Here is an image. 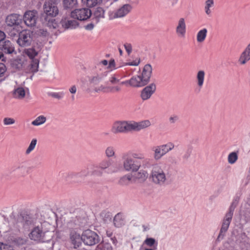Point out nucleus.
<instances>
[{
    "label": "nucleus",
    "instance_id": "44",
    "mask_svg": "<svg viewBox=\"0 0 250 250\" xmlns=\"http://www.w3.org/2000/svg\"><path fill=\"white\" fill-rule=\"evenodd\" d=\"M50 96L58 99H61L63 97L64 93L63 92H52L50 94Z\"/></svg>",
    "mask_w": 250,
    "mask_h": 250
},
{
    "label": "nucleus",
    "instance_id": "59",
    "mask_svg": "<svg viewBox=\"0 0 250 250\" xmlns=\"http://www.w3.org/2000/svg\"><path fill=\"white\" fill-rule=\"evenodd\" d=\"M112 235V231L110 230H106V235L107 236L110 237Z\"/></svg>",
    "mask_w": 250,
    "mask_h": 250
},
{
    "label": "nucleus",
    "instance_id": "55",
    "mask_svg": "<svg viewBox=\"0 0 250 250\" xmlns=\"http://www.w3.org/2000/svg\"><path fill=\"white\" fill-rule=\"evenodd\" d=\"M178 119V117L177 116H171L169 118V121L171 123H175Z\"/></svg>",
    "mask_w": 250,
    "mask_h": 250
},
{
    "label": "nucleus",
    "instance_id": "1",
    "mask_svg": "<svg viewBox=\"0 0 250 250\" xmlns=\"http://www.w3.org/2000/svg\"><path fill=\"white\" fill-rule=\"evenodd\" d=\"M122 163H116L109 169L111 173H117L124 170L126 172L137 171L141 167L139 160L144 159L143 154L133 150H129L122 154Z\"/></svg>",
    "mask_w": 250,
    "mask_h": 250
},
{
    "label": "nucleus",
    "instance_id": "51",
    "mask_svg": "<svg viewBox=\"0 0 250 250\" xmlns=\"http://www.w3.org/2000/svg\"><path fill=\"white\" fill-rule=\"evenodd\" d=\"M110 82L112 84H115L119 82V79H117L115 75H112L109 78Z\"/></svg>",
    "mask_w": 250,
    "mask_h": 250
},
{
    "label": "nucleus",
    "instance_id": "35",
    "mask_svg": "<svg viewBox=\"0 0 250 250\" xmlns=\"http://www.w3.org/2000/svg\"><path fill=\"white\" fill-rule=\"evenodd\" d=\"M94 17L96 21L98 22L101 19L104 18V11L101 7L97 8L94 13Z\"/></svg>",
    "mask_w": 250,
    "mask_h": 250
},
{
    "label": "nucleus",
    "instance_id": "6",
    "mask_svg": "<svg viewBox=\"0 0 250 250\" xmlns=\"http://www.w3.org/2000/svg\"><path fill=\"white\" fill-rule=\"evenodd\" d=\"M150 177L153 183L160 186L164 185L167 181L166 173L162 167L157 164L153 166Z\"/></svg>",
    "mask_w": 250,
    "mask_h": 250
},
{
    "label": "nucleus",
    "instance_id": "34",
    "mask_svg": "<svg viewBox=\"0 0 250 250\" xmlns=\"http://www.w3.org/2000/svg\"><path fill=\"white\" fill-rule=\"evenodd\" d=\"M214 6V0H206L205 1V12L206 14L210 16L211 14V8Z\"/></svg>",
    "mask_w": 250,
    "mask_h": 250
},
{
    "label": "nucleus",
    "instance_id": "62",
    "mask_svg": "<svg viewBox=\"0 0 250 250\" xmlns=\"http://www.w3.org/2000/svg\"><path fill=\"white\" fill-rule=\"evenodd\" d=\"M119 51L120 52V54L122 55L123 54V51L120 48L119 49Z\"/></svg>",
    "mask_w": 250,
    "mask_h": 250
},
{
    "label": "nucleus",
    "instance_id": "52",
    "mask_svg": "<svg viewBox=\"0 0 250 250\" xmlns=\"http://www.w3.org/2000/svg\"><path fill=\"white\" fill-rule=\"evenodd\" d=\"M6 35L2 31L0 30V44L5 40Z\"/></svg>",
    "mask_w": 250,
    "mask_h": 250
},
{
    "label": "nucleus",
    "instance_id": "27",
    "mask_svg": "<svg viewBox=\"0 0 250 250\" xmlns=\"http://www.w3.org/2000/svg\"><path fill=\"white\" fill-rule=\"evenodd\" d=\"M250 61V54L243 50L240 54L238 59L239 64L240 65H244Z\"/></svg>",
    "mask_w": 250,
    "mask_h": 250
},
{
    "label": "nucleus",
    "instance_id": "53",
    "mask_svg": "<svg viewBox=\"0 0 250 250\" xmlns=\"http://www.w3.org/2000/svg\"><path fill=\"white\" fill-rule=\"evenodd\" d=\"M94 25L92 23H89L84 26V28L87 30H91L94 28Z\"/></svg>",
    "mask_w": 250,
    "mask_h": 250
},
{
    "label": "nucleus",
    "instance_id": "31",
    "mask_svg": "<svg viewBox=\"0 0 250 250\" xmlns=\"http://www.w3.org/2000/svg\"><path fill=\"white\" fill-rule=\"evenodd\" d=\"M120 90V87L118 86L107 87H104L103 86H101L99 88H96L95 90L96 92L103 91L104 92H116L119 91Z\"/></svg>",
    "mask_w": 250,
    "mask_h": 250
},
{
    "label": "nucleus",
    "instance_id": "48",
    "mask_svg": "<svg viewBox=\"0 0 250 250\" xmlns=\"http://www.w3.org/2000/svg\"><path fill=\"white\" fill-rule=\"evenodd\" d=\"M37 34L41 36L46 37L48 35V32L46 30L43 29H39L37 31Z\"/></svg>",
    "mask_w": 250,
    "mask_h": 250
},
{
    "label": "nucleus",
    "instance_id": "37",
    "mask_svg": "<svg viewBox=\"0 0 250 250\" xmlns=\"http://www.w3.org/2000/svg\"><path fill=\"white\" fill-rule=\"evenodd\" d=\"M132 179V175L130 174H127L121 178L119 182L121 185H127L129 184Z\"/></svg>",
    "mask_w": 250,
    "mask_h": 250
},
{
    "label": "nucleus",
    "instance_id": "43",
    "mask_svg": "<svg viewBox=\"0 0 250 250\" xmlns=\"http://www.w3.org/2000/svg\"><path fill=\"white\" fill-rule=\"evenodd\" d=\"M15 120L11 117H5L3 119V123L4 125H10L15 123Z\"/></svg>",
    "mask_w": 250,
    "mask_h": 250
},
{
    "label": "nucleus",
    "instance_id": "38",
    "mask_svg": "<svg viewBox=\"0 0 250 250\" xmlns=\"http://www.w3.org/2000/svg\"><path fill=\"white\" fill-rule=\"evenodd\" d=\"M105 155L107 158L114 157L116 155L115 148L111 146H107L105 150Z\"/></svg>",
    "mask_w": 250,
    "mask_h": 250
},
{
    "label": "nucleus",
    "instance_id": "7",
    "mask_svg": "<svg viewBox=\"0 0 250 250\" xmlns=\"http://www.w3.org/2000/svg\"><path fill=\"white\" fill-rule=\"evenodd\" d=\"M174 144L172 142H168L166 144L157 146L153 147V158L156 161L160 160L167 153L174 149Z\"/></svg>",
    "mask_w": 250,
    "mask_h": 250
},
{
    "label": "nucleus",
    "instance_id": "54",
    "mask_svg": "<svg viewBox=\"0 0 250 250\" xmlns=\"http://www.w3.org/2000/svg\"><path fill=\"white\" fill-rule=\"evenodd\" d=\"M77 91V87L76 85H72L70 88H69V92L71 94H75Z\"/></svg>",
    "mask_w": 250,
    "mask_h": 250
},
{
    "label": "nucleus",
    "instance_id": "13",
    "mask_svg": "<svg viewBox=\"0 0 250 250\" xmlns=\"http://www.w3.org/2000/svg\"><path fill=\"white\" fill-rule=\"evenodd\" d=\"M12 66L17 70H22L25 73H34L35 72L28 71L27 69L29 66L28 62L24 59V57L17 58L14 60L11 63Z\"/></svg>",
    "mask_w": 250,
    "mask_h": 250
},
{
    "label": "nucleus",
    "instance_id": "42",
    "mask_svg": "<svg viewBox=\"0 0 250 250\" xmlns=\"http://www.w3.org/2000/svg\"><path fill=\"white\" fill-rule=\"evenodd\" d=\"M97 249L102 250H113L112 246L108 243H105L99 245L97 246Z\"/></svg>",
    "mask_w": 250,
    "mask_h": 250
},
{
    "label": "nucleus",
    "instance_id": "39",
    "mask_svg": "<svg viewBox=\"0 0 250 250\" xmlns=\"http://www.w3.org/2000/svg\"><path fill=\"white\" fill-rule=\"evenodd\" d=\"M238 159V154L236 152L230 153L228 157V163L230 164H234Z\"/></svg>",
    "mask_w": 250,
    "mask_h": 250
},
{
    "label": "nucleus",
    "instance_id": "60",
    "mask_svg": "<svg viewBox=\"0 0 250 250\" xmlns=\"http://www.w3.org/2000/svg\"><path fill=\"white\" fill-rule=\"evenodd\" d=\"M101 63L104 66H106L108 64V62L107 60H104L101 62Z\"/></svg>",
    "mask_w": 250,
    "mask_h": 250
},
{
    "label": "nucleus",
    "instance_id": "57",
    "mask_svg": "<svg viewBox=\"0 0 250 250\" xmlns=\"http://www.w3.org/2000/svg\"><path fill=\"white\" fill-rule=\"evenodd\" d=\"M111 241L114 245H116L118 243V241L115 237H112L110 238Z\"/></svg>",
    "mask_w": 250,
    "mask_h": 250
},
{
    "label": "nucleus",
    "instance_id": "61",
    "mask_svg": "<svg viewBox=\"0 0 250 250\" xmlns=\"http://www.w3.org/2000/svg\"><path fill=\"white\" fill-rule=\"evenodd\" d=\"M157 248H150V249L146 248L145 250H156Z\"/></svg>",
    "mask_w": 250,
    "mask_h": 250
},
{
    "label": "nucleus",
    "instance_id": "63",
    "mask_svg": "<svg viewBox=\"0 0 250 250\" xmlns=\"http://www.w3.org/2000/svg\"><path fill=\"white\" fill-rule=\"evenodd\" d=\"M143 227H144V230L146 231L147 230L145 226H143Z\"/></svg>",
    "mask_w": 250,
    "mask_h": 250
},
{
    "label": "nucleus",
    "instance_id": "16",
    "mask_svg": "<svg viewBox=\"0 0 250 250\" xmlns=\"http://www.w3.org/2000/svg\"><path fill=\"white\" fill-rule=\"evenodd\" d=\"M132 7L129 4H125L113 12L114 18H121L126 16L132 10Z\"/></svg>",
    "mask_w": 250,
    "mask_h": 250
},
{
    "label": "nucleus",
    "instance_id": "64",
    "mask_svg": "<svg viewBox=\"0 0 250 250\" xmlns=\"http://www.w3.org/2000/svg\"><path fill=\"white\" fill-rule=\"evenodd\" d=\"M21 244H22L24 242V241L23 239H21Z\"/></svg>",
    "mask_w": 250,
    "mask_h": 250
},
{
    "label": "nucleus",
    "instance_id": "36",
    "mask_svg": "<svg viewBox=\"0 0 250 250\" xmlns=\"http://www.w3.org/2000/svg\"><path fill=\"white\" fill-rule=\"evenodd\" d=\"M113 222L115 227L117 228L121 227L124 224L122 215L119 213L116 215L114 217Z\"/></svg>",
    "mask_w": 250,
    "mask_h": 250
},
{
    "label": "nucleus",
    "instance_id": "25",
    "mask_svg": "<svg viewBox=\"0 0 250 250\" xmlns=\"http://www.w3.org/2000/svg\"><path fill=\"white\" fill-rule=\"evenodd\" d=\"M135 172L133 175L134 178L139 182H144L147 178L148 173L147 171L144 169L138 170Z\"/></svg>",
    "mask_w": 250,
    "mask_h": 250
},
{
    "label": "nucleus",
    "instance_id": "12",
    "mask_svg": "<svg viewBox=\"0 0 250 250\" xmlns=\"http://www.w3.org/2000/svg\"><path fill=\"white\" fill-rule=\"evenodd\" d=\"M71 17L79 21H84L90 18L91 10L88 8L76 9L71 12Z\"/></svg>",
    "mask_w": 250,
    "mask_h": 250
},
{
    "label": "nucleus",
    "instance_id": "47",
    "mask_svg": "<svg viewBox=\"0 0 250 250\" xmlns=\"http://www.w3.org/2000/svg\"><path fill=\"white\" fill-rule=\"evenodd\" d=\"M107 68L110 71L117 69V67L115 66V62L114 60H110L108 64Z\"/></svg>",
    "mask_w": 250,
    "mask_h": 250
},
{
    "label": "nucleus",
    "instance_id": "10",
    "mask_svg": "<svg viewBox=\"0 0 250 250\" xmlns=\"http://www.w3.org/2000/svg\"><path fill=\"white\" fill-rule=\"evenodd\" d=\"M33 40L32 32L29 30H23L19 34L17 43L21 47L29 46Z\"/></svg>",
    "mask_w": 250,
    "mask_h": 250
},
{
    "label": "nucleus",
    "instance_id": "50",
    "mask_svg": "<svg viewBox=\"0 0 250 250\" xmlns=\"http://www.w3.org/2000/svg\"><path fill=\"white\" fill-rule=\"evenodd\" d=\"M6 70L5 65L2 63H0V77L3 76Z\"/></svg>",
    "mask_w": 250,
    "mask_h": 250
},
{
    "label": "nucleus",
    "instance_id": "45",
    "mask_svg": "<svg viewBox=\"0 0 250 250\" xmlns=\"http://www.w3.org/2000/svg\"><path fill=\"white\" fill-rule=\"evenodd\" d=\"M0 250H14L10 245L0 242Z\"/></svg>",
    "mask_w": 250,
    "mask_h": 250
},
{
    "label": "nucleus",
    "instance_id": "46",
    "mask_svg": "<svg viewBox=\"0 0 250 250\" xmlns=\"http://www.w3.org/2000/svg\"><path fill=\"white\" fill-rule=\"evenodd\" d=\"M125 49L127 54L129 55L132 51V46L131 43L128 42H126L124 45Z\"/></svg>",
    "mask_w": 250,
    "mask_h": 250
},
{
    "label": "nucleus",
    "instance_id": "56",
    "mask_svg": "<svg viewBox=\"0 0 250 250\" xmlns=\"http://www.w3.org/2000/svg\"><path fill=\"white\" fill-rule=\"evenodd\" d=\"M107 75V73L105 72L103 76H98L95 77L96 80L100 81L104 77H105Z\"/></svg>",
    "mask_w": 250,
    "mask_h": 250
},
{
    "label": "nucleus",
    "instance_id": "20",
    "mask_svg": "<svg viewBox=\"0 0 250 250\" xmlns=\"http://www.w3.org/2000/svg\"><path fill=\"white\" fill-rule=\"evenodd\" d=\"M60 23L64 29H75L78 27L79 23L75 20H69L66 17H63Z\"/></svg>",
    "mask_w": 250,
    "mask_h": 250
},
{
    "label": "nucleus",
    "instance_id": "32",
    "mask_svg": "<svg viewBox=\"0 0 250 250\" xmlns=\"http://www.w3.org/2000/svg\"><path fill=\"white\" fill-rule=\"evenodd\" d=\"M46 121V117L43 115H40L31 122V125L34 126H40L44 124Z\"/></svg>",
    "mask_w": 250,
    "mask_h": 250
},
{
    "label": "nucleus",
    "instance_id": "11",
    "mask_svg": "<svg viewBox=\"0 0 250 250\" xmlns=\"http://www.w3.org/2000/svg\"><path fill=\"white\" fill-rule=\"evenodd\" d=\"M38 19V12L36 10H28L23 15V20L25 24L32 27L36 26Z\"/></svg>",
    "mask_w": 250,
    "mask_h": 250
},
{
    "label": "nucleus",
    "instance_id": "21",
    "mask_svg": "<svg viewBox=\"0 0 250 250\" xmlns=\"http://www.w3.org/2000/svg\"><path fill=\"white\" fill-rule=\"evenodd\" d=\"M6 23L9 26H18L21 23V19L19 15L13 14L6 17Z\"/></svg>",
    "mask_w": 250,
    "mask_h": 250
},
{
    "label": "nucleus",
    "instance_id": "58",
    "mask_svg": "<svg viewBox=\"0 0 250 250\" xmlns=\"http://www.w3.org/2000/svg\"><path fill=\"white\" fill-rule=\"evenodd\" d=\"M244 50L250 54V42L248 44Z\"/></svg>",
    "mask_w": 250,
    "mask_h": 250
},
{
    "label": "nucleus",
    "instance_id": "4",
    "mask_svg": "<svg viewBox=\"0 0 250 250\" xmlns=\"http://www.w3.org/2000/svg\"><path fill=\"white\" fill-rule=\"evenodd\" d=\"M54 235V228L47 222H44L41 227H35L29 234L30 239L38 243L48 242Z\"/></svg>",
    "mask_w": 250,
    "mask_h": 250
},
{
    "label": "nucleus",
    "instance_id": "15",
    "mask_svg": "<svg viewBox=\"0 0 250 250\" xmlns=\"http://www.w3.org/2000/svg\"><path fill=\"white\" fill-rule=\"evenodd\" d=\"M156 89V84L151 83L146 86L141 91L140 97L143 101H146L149 99L152 95L155 93Z\"/></svg>",
    "mask_w": 250,
    "mask_h": 250
},
{
    "label": "nucleus",
    "instance_id": "9",
    "mask_svg": "<svg viewBox=\"0 0 250 250\" xmlns=\"http://www.w3.org/2000/svg\"><path fill=\"white\" fill-rule=\"evenodd\" d=\"M81 238L83 243L88 246L94 245L100 241L99 235L90 229H86L83 231Z\"/></svg>",
    "mask_w": 250,
    "mask_h": 250
},
{
    "label": "nucleus",
    "instance_id": "28",
    "mask_svg": "<svg viewBox=\"0 0 250 250\" xmlns=\"http://www.w3.org/2000/svg\"><path fill=\"white\" fill-rule=\"evenodd\" d=\"M208 30L206 28H202L200 30L196 35V40L199 43L203 42L207 36Z\"/></svg>",
    "mask_w": 250,
    "mask_h": 250
},
{
    "label": "nucleus",
    "instance_id": "3",
    "mask_svg": "<svg viewBox=\"0 0 250 250\" xmlns=\"http://www.w3.org/2000/svg\"><path fill=\"white\" fill-rule=\"evenodd\" d=\"M57 0H46L43 5L44 23L50 29H57L59 21L55 19L59 13Z\"/></svg>",
    "mask_w": 250,
    "mask_h": 250
},
{
    "label": "nucleus",
    "instance_id": "41",
    "mask_svg": "<svg viewBox=\"0 0 250 250\" xmlns=\"http://www.w3.org/2000/svg\"><path fill=\"white\" fill-rule=\"evenodd\" d=\"M82 1L83 5L91 7L95 6L98 3L99 0H82Z\"/></svg>",
    "mask_w": 250,
    "mask_h": 250
},
{
    "label": "nucleus",
    "instance_id": "18",
    "mask_svg": "<svg viewBox=\"0 0 250 250\" xmlns=\"http://www.w3.org/2000/svg\"><path fill=\"white\" fill-rule=\"evenodd\" d=\"M127 83H128L131 86L135 87H142L147 84L145 81L142 79L140 75L135 76L131 78L128 81L123 82L122 83L124 84Z\"/></svg>",
    "mask_w": 250,
    "mask_h": 250
},
{
    "label": "nucleus",
    "instance_id": "2",
    "mask_svg": "<svg viewBox=\"0 0 250 250\" xmlns=\"http://www.w3.org/2000/svg\"><path fill=\"white\" fill-rule=\"evenodd\" d=\"M149 120L140 122L134 121H117L115 122L111 128V131L114 134L126 133L132 131H139L151 126Z\"/></svg>",
    "mask_w": 250,
    "mask_h": 250
},
{
    "label": "nucleus",
    "instance_id": "26",
    "mask_svg": "<svg viewBox=\"0 0 250 250\" xmlns=\"http://www.w3.org/2000/svg\"><path fill=\"white\" fill-rule=\"evenodd\" d=\"M205 78V72L204 70H199L197 72L196 77V84L198 87L201 88L203 87Z\"/></svg>",
    "mask_w": 250,
    "mask_h": 250
},
{
    "label": "nucleus",
    "instance_id": "8",
    "mask_svg": "<svg viewBox=\"0 0 250 250\" xmlns=\"http://www.w3.org/2000/svg\"><path fill=\"white\" fill-rule=\"evenodd\" d=\"M38 53V51L34 48H29L24 50V53L31 60V61L28 62L29 66L27 68L28 71L36 72L38 71L39 64Z\"/></svg>",
    "mask_w": 250,
    "mask_h": 250
},
{
    "label": "nucleus",
    "instance_id": "29",
    "mask_svg": "<svg viewBox=\"0 0 250 250\" xmlns=\"http://www.w3.org/2000/svg\"><path fill=\"white\" fill-rule=\"evenodd\" d=\"M13 95L16 99H22L25 97V91L23 87H18L14 90Z\"/></svg>",
    "mask_w": 250,
    "mask_h": 250
},
{
    "label": "nucleus",
    "instance_id": "5",
    "mask_svg": "<svg viewBox=\"0 0 250 250\" xmlns=\"http://www.w3.org/2000/svg\"><path fill=\"white\" fill-rule=\"evenodd\" d=\"M235 207L231 205L225 214L221 222V227L217 237V240H222L227 232L231 222Z\"/></svg>",
    "mask_w": 250,
    "mask_h": 250
},
{
    "label": "nucleus",
    "instance_id": "14",
    "mask_svg": "<svg viewBox=\"0 0 250 250\" xmlns=\"http://www.w3.org/2000/svg\"><path fill=\"white\" fill-rule=\"evenodd\" d=\"M109 160L104 159L99 164V168H94L91 172V175L93 176H102L103 174V171L107 170V172L112 173L109 171V169L112 167Z\"/></svg>",
    "mask_w": 250,
    "mask_h": 250
},
{
    "label": "nucleus",
    "instance_id": "19",
    "mask_svg": "<svg viewBox=\"0 0 250 250\" xmlns=\"http://www.w3.org/2000/svg\"><path fill=\"white\" fill-rule=\"evenodd\" d=\"M92 171V170L90 171L88 168H87L82 169L77 173H69L68 174V178L76 180L79 178L83 179L89 175L93 176L91 175Z\"/></svg>",
    "mask_w": 250,
    "mask_h": 250
},
{
    "label": "nucleus",
    "instance_id": "17",
    "mask_svg": "<svg viewBox=\"0 0 250 250\" xmlns=\"http://www.w3.org/2000/svg\"><path fill=\"white\" fill-rule=\"evenodd\" d=\"M186 23L184 18H181L177 21L175 32L180 38H184L186 33Z\"/></svg>",
    "mask_w": 250,
    "mask_h": 250
},
{
    "label": "nucleus",
    "instance_id": "23",
    "mask_svg": "<svg viewBox=\"0 0 250 250\" xmlns=\"http://www.w3.org/2000/svg\"><path fill=\"white\" fill-rule=\"evenodd\" d=\"M0 50L4 53L11 54L14 51V48L9 41H3L0 44Z\"/></svg>",
    "mask_w": 250,
    "mask_h": 250
},
{
    "label": "nucleus",
    "instance_id": "40",
    "mask_svg": "<svg viewBox=\"0 0 250 250\" xmlns=\"http://www.w3.org/2000/svg\"><path fill=\"white\" fill-rule=\"evenodd\" d=\"M37 143L36 139H33L25 151L26 154H30L35 148Z\"/></svg>",
    "mask_w": 250,
    "mask_h": 250
},
{
    "label": "nucleus",
    "instance_id": "49",
    "mask_svg": "<svg viewBox=\"0 0 250 250\" xmlns=\"http://www.w3.org/2000/svg\"><path fill=\"white\" fill-rule=\"evenodd\" d=\"M140 63L139 60H136L133 62H126L123 65L124 66L126 65H130V66H137L139 65Z\"/></svg>",
    "mask_w": 250,
    "mask_h": 250
},
{
    "label": "nucleus",
    "instance_id": "30",
    "mask_svg": "<svg viewBox=\"0 0 250 250\" xmlns=\"http://www.w3.org/2000/svg\"><path fill=\"white\" fill-rule=\"evenodd\" d=\"M143 245L147 247L157 248L158 242L153 238H146L143 242Z\"/></svg>",
    "mask_w": 250,
    "mask_h": 250
},
{
    "label": "nucleus",
    "instance_id": "24",
    "mask_svg": "<svg viewBox=\"0 0 250 250\" xmlns=\"http://www.w3.org/2000/svg\"><path fill=\"white\" fill-rule=\"evenodd\" d=\"M70 239L74 248H77L81 245V236L75 231H72L70 232Z\"/></svg>",
    "mask_w": 250,
    "mask_h": 250
},
{
    "label": "nucleus",
    "instance_id": "33",
    "mask_svg": "<svg viewBox=\"0 0 250 250\" xmlns=\"http://www.w3.org/2000/svg\"><path fill=\"white\" fill-rule=\"evenodd\" d=\"M62 4L64 9H72L77 4V0H63Z\"/></svg>",
    "mask_w": 250,
    "mask_h": 250
},
{
    "label": "nucleus",
    "instance_id": "22",
    "mask_svg": "<svg viewBox=\"0 0 250 250\" xmlns=\"http://www.w3.org/2000/svg\"><path fill=\"white\" fill-rule=\"evenodd\" d=\"M151 73L152 67L150 64H147L145 65L142 73L140 74V76L147 83L149 81Z\"/></svg>",
    "mask_w": 250,
    "mask_h": 250
}]
</instances>
